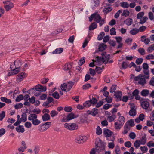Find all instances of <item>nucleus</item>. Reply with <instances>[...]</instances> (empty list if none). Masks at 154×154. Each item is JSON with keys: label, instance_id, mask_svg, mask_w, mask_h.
<instances>
[{"label": "nucleus", "instance_id": "nucleus-1", "mask_svg": "<svg viewBox=\"0 0 154 154\" xmlns=\"http://www.w3.org/2000/svg\"><path fill=\"white\" fill-rule=\"evenodd\" d=\"M94 18V21H96V23H99L100 26L105 23V19H102V17L100 16L98 13H94L91 15L89 17V21H92Z\"/></svg>", "mask_w": 154, "mask_h": 154}, {"label": "nucleus", "instance_id": "nucleus-2", "mask_svg": "<svg viewBox=\"0 0 154 154\" xmlns=\"http://www.w3.org/2000/svg\"><path fill=\"white\" fill-rule=\"evenodd\" d=\"M102 55L101 57H99L97 56V61L99 63V64H100L101 62L107 63H108V60L110 58V55L108 54H107L106 52H102L101 54Z\"/></svg>", "mask_w": 154, "mask_h": 154}, {"label": "nucleus", "instance_id": "nucleus-3", "mask_svg": "<svg viewBox=\"0 0 154 154\" xmlns=\"http://www.w3.org/2000/svg\"><path fill=\"white\" fill-rule=\"evenodd\" d=\"M96 148L98 153L104 151L105 144L102 142L100 139H97L96 141Z\"/></svg>", "mask_w": 154, "mask_h": 154}, {"label": "nucleus", "instance_id": "nucleus-4", "mask_svg": "<svg viewBox=\"0 0 154 154\" xmlns=\"http://www.w3.org/2000/svg\"><path fill=\"white\" fill-rule=\"evenodd\" d=\"M38 116L35 114H30L28 117V119L31 121L34 125H37L41 123V121L37 119Z\"/></svg>", "mask_w": 154, "mask_h": 154}, {"label": "nucleus", "instance_id": "nucleus-5", "mask_svg": "<svg viewBox=\"0 0 154 154\" xmlns=\"http://www.w3.org/2000/svg\"><path fill=\"white\" fill-rule=\"evenodd\" d=\"M125 120V119L123 116H119L118 118V121L115 122L114 124L116 129H120L122 126L124 124Z\"/></svg>", "mask_w": 154, "mask_h": 154}, {"label": "nucleus", "instance_id": "nucleus-6", "mask_svg": "<svg viewBox=\"0 0 154 154\" xmlns=\"http://www.w3.org/2000/svg\"><path fill=\"white\" fill-rule=\"evenodd\" d=\"M3 3L5 5L4 6V7L6 11H8L14 7V3L10 0H5L3 1Z\"/></svg>", "mask_w": 154, "mask_h": 154}, {"label": "nucleus", "instance_id": "nucleus-7", "mask_svg": "<svg viewBox=\"0 0 154 154\" xmlns=\"http://www.w3.org/2000/svg\"><path fill=\"white\" fill-rule=\"evenodd\" d=\"M64 126L69 130H77L78 128V125L75 123H65Z\"/></svg>", "mask_w": 154, "mask_h": 154}, {"label": "nucleus", "instance_id": "nucleus-8", "mask_svg": "<svg viewBox=\"0 0 154 154\" xmlns=\"http://www.w3.org/2000/svg\"><path fill=\"white\" fill-rule=\"evenodd\" d=\"M134 80L135 81H138V83L141 85H144L146 84V81L145 79L144 75L142 76V75H139L138 76L134 78Z\"/></svg>", "mask_w": 154, "mask_h": 154}, {"label": "nucleus", "instance_id": "nucleus-9", "mask_svg": "<svg viewBox=\"0 0 154 154\" xmlns=\"http://www.w3.org/2000/svg\"><path fill=\"white\" fill-rule=\"evenodd\" d=\"M35 90L36 91H46V87L42 86V85H36L35 88H32L31 89L30 91H35Z\"/></svg>", "mask_w": 154, "mask_h": 154}, {"label": "nucleus", "instance_id": "nucleus-10", "mask_svg": "<svg viewBox=\"0 0 154 154\" xmlns=\"http://www.w3.org/2000/svg\"><path fill=\"white\" fill-rule=\"evenodd\" d=\"M141 105L142 108L145 109L146 112H149L152 110V108L149 107V104L148 102H147V101L143 102L141 103Z\"/></svg>", "mask_w": 154, "mask_h": 154}, {"label": "nucleus", "instance_id": "nucleus-11", "mask_svg": "<svg viewBox=\"0 0 154 154\" xmlns=\"http://www.w3.org/2000/svg\"><path fill=\"white\" fill-rule=\"evenodd\" d=\"M88 138L85 136H78L76 137L75 141L78 143H82L87 140Z\"/></svg>", "mask_w": 154, "mask_h": 154}, {"label": "nucleus", "instance_id": "nucleus-12", "mask_svg": "<svg viewBox=\"0 0 154 154\" xmlns=\"http://www.w3.org/2000/svg\"><path fill=\"white\" fill-rule=\"evenodd\" d=\"M27 76L26 74L24 72H22L19 74H18L17 76V81L18 82L21 81L22 80H23L24 77H26Z\"/></svg>", "mask_w": 154, "mask_h": 154}, {"label": "nucleus", "instance_id": "nucleus-13", "mask_svg": "<svg viewBox=\"0 0 154 154\" xmlns=\"http://www.w3.org/2000/svg\"><path fill=\"white\" fill-rule=\"evenodd\" d=\"M99 0H91L90 5L92 8H95L99 5Z\"/></svg>", "mask_w": 154, "mask_h": 154}, {"label": "nucleus", "instance_id": "nucleus-14", "mask_svg": "<svg viewBox=\"0 0 154 154\" xmlns=\"http://www.w3.org/2000/svg\"><path fill=\"white\" fill-rule=\"evenodd\" d=\"M72 63H67L63 67V69H64L65 70L68 71L69 72H70V69L72 68Z\"/></svg>", "mask_w": 154, "mask_h": 154}, {"label": "nucleus", "instance_id": "nucleus-15", "mask_svg": "<svg viewBox=\"0 0 154 154\" xmlns=\"http://www.w3.org/2000/svg\"><path fill=\"white\" fill-rule=\"evenodd\" d=\"M103 133L107 137H110L113 134V132L109 129H104Z\"/></svg>", "mask_w": 154, "mask_h": 154}, {"label": "nucleus", "instance_id": "nucleus-16", "mask_svg": "<svg viewBox=\"0 0 154 154\" xmlns=\"http://www.w3.org/2000/svg\"><path fill=\"white\" fill-rule=\"evenodd\" d=\"M20 71L19 69H18V68H17V67H16L15 69H12V70H11L10 72L8 73V75L9 76V75H14V74H17L18 73H19Z\"/></svg>", "mask_w": 154, "mask_h": 154}, {"label": "nucleus", "instance_id": "nucleus-17", "mask_svg": "<svg viewBox=\"0 0 154 154\" xmlns=\"http://www.w3.org/2000/svg\"><path fill=\"white\" fill-rule=\"evenodd\" d=\"M49 128V126H47L45 125V123H44L43 125H41L40 126V128H39L38 130L40 131L41 132H42V131H46L47 130V129H48Z\"/></svg>", "mask_w": 154, "mask_h": 154}, {"label": "nucleus", "instance_id": "nucleus-18", "mask_svg": "<svg viewBox=\"0 0 154 154\" xmlns=\"http://www.w3.org/2000/svg\"><path fill=\"white\" fill-rule=\"evenodd\" d=\"M130 129V127L128 125V122L125 125L124 131L122 132L123 134H125L128 133V131Z\"/></svg>", "mask_w": 154, "mask_h": 154}, {"label": "nucleus", "instance_id": "nucleus-19", "mask_svg": "<svg viewBox=\"0 0 154 154\" xmlns=\"http://www.w3.org/2000/svg\"><path fill=\"white\" fill-rule=\"evenodd\" d=\"M122 95L121 92L119 91H117L114 92V96H115L118 100H121Z\"/></svg>", "mask_w": 154, "mask_h": 154}, {"label": "nucleus", "instance_id": "nucleus-20", "mask_svg": "<svg viewBox=\"0 0 154 154\" xmlns=\"http://www.w3.org/2000/svg\"><path fill=\"white\" fill-rule=\"evenodd\" d=\"M143 72L144 74V78L145 79H148L149 77V69H146L145 70H143Z\"/></svg>", "mask_w": 154, "mask_h": 154}, {"label": "nucleus", "instance_id": "nucleus-21", "mask_svg": "<svg viewBox=\"0 0 154 154\" xmlns=\"http://www.w3.org/2000/svg\"><path fill=\"white\" fill-rule=\"evenodd\" d=\"M129 115L131 116H135V115H136V112L134 108H131V109L129 112Z\"/></svg>", "mask_w": 154, "mask_h": 154}, {"label": "nucleus", "instance_id": "nucleus-22", "mask_svg": "<svg viewBox=\"0 0 154 154\" xmlns=\"http://www.w3.org/2000/svg\"><path fill=\"white\" fill-rule=\"evenodd\" d=\"M146 134H144L143 136L141 137V138L140 142V144H143V145H144V144H145L146 143Z\"/></svg>", "mask_w": 154, "mask_h": 154}, {"label": "nucleus", "instance_id": "nucleus-23", "mask_svg": "<svg viewBox=\"0 0 154 154\" xmlns=\"http://www.w3.org/2000/svg\"><path fill=\"white\" fill-rule=\"evenodd\" d=\"M22 61L21 60H15L14 62V63L16 66L18 68V69L20 70V67L22 65Z\"/></svg>", "mask_w": 154, "mask_h": 154}, {"label": "nucleus", "instance_id": "nucleus-24", "mask_svg": "<svg viewBox=\"0 0 154 154\" xmlns=\"http://www.w3.org/2000/svg\"><path fill=\"white\" fill-rule=\"evenodd\" d=\"M107 47L106 45L104 43H101L98 46V49L99 51H103L104 49H105Z\"/></svg>", "mask_w": 154, "mask_h": 154}, {"label": "nucleus", "instance_id": "nucleus-25", "mask_svg": "<svg viewBox=\"0 0 154 154\" xmlns=\"http://www.w3.org/2000/svg\"><path fill=\"white\" fill-rule=\"evenodd\" d=\"M16 130L18 132H24L25 131L23 125H18L16 128Z\"/></svg>", "mask_w": 154, "mask_h": 154}, {"label": "nucleus", "instance_id": "nucleus-26", "mask_svg": "<svg viewBox=\"0 0 154 154\" xmlns=\"http://www.w3.org/2000/svg\"><path fill=\"white\" fill-rule=\"evenodd\" d=\"M116 117V115L113 114L111 115L108 116L107 118V119L109 122H111V121H114V119H115Z\"/></svg>", "mask_w": 154, "mask_h": 154}, {"label": "nucleus", "instance_id": "nucleus-27", "mask_svg": "<svg viewBox=\"0 0 154 154\" xmlns=\"http://www.w3.org/2000/svg\"><path fill=\"white\" fill-rule=\"evenodd\" d=\"M63 51V48H56L55 51H53L52 53L53 54H59L61 53Z\"/></svg>", "mask_w": 154, "mask_h": 154}, {"label": "nucleus", "instance_id": "nucleus-28", "mask_svg": "<svg viewBox=\"0 0 154 154\" xmlns=\"http://www.w3.org/2000/svg\"><path fill=\"white\" fill-rule=\"evenodd\" d=\"M149 93V91L148 90H143L141 92V94L143 96H148Z\"/></svg>", "mask_w": 154, "mask_h": 154}, {"label": "nucleus", "instance_id": "nucleus-29", "mask_svg": "<svg viewBox=\"0 0 154 154\" xmlns=\"http://www.w3.org/2000/svg\"><path fill=\"white\" fill-rule=\"evenodd\" d=\"M61 90L64 91H68L67 84L66 83H64L63 84H62L61 85Z\"/></svg>", "mask_w": 154, "mask_h": 154}, {"label": "nucleus", "instance_id": "nucleus-30", "mask_svg": "<svg viewBox=\"0 0 154 154\" xmlns=\"http://www.w3.org/2000/svg\"><path fill=\"white\" fill-rule=\"evenodd\" d=\"M97 57H96V60H95L94 59H93L92 60L93 62L90 63V64H89V66L90 67H93V66H94L95 65V64L94 63H95V65H99V63L97 61Z\"/></svg>", "mask_w": 154, "mask_h": 154}, {"label": "nucleus", "instance_id": "nucleus-31", "mask_svg": "<svg viewBox=\"0 0 154 154\" xmlns=\"http://www.w3.org/2000/svg\"><path fill=\"white\" fill-rule=\"evenodd\" d=\"M124 23L128 25H130L133 23V19L131 18H127L124 21Z\"/></svg>", "mask_w": 154, "mask_h": 154}, {"label": "nucleus", "instance_id": "nucleus-32", "mask_svg": "<svg viewBox=\"0 0 154 154\" xmlns=\"http://www.w3.org/2000/svg\"><path fill=\"white\" fill-rule=\"evenodd\" d=\"M0 99L1 101H3V102H5L8 103H11V99H7V98L5 97H1Z\"/></svg>", "mask_w": 154, "mask_h": 154}, {"label": "nucleus", "instance_id": "nucleus-33", "mask_svg": "<svg viewBox=\"0 0 154 154\" xmlns=\"http://www.w3.org/2000/svg\"><path fill=\"white\" fill-rule=\"evenodd\" d=\"M139 32V29L135 28L131 29V30L130 31V32L131 35H136V34H137V33H138Z\"/></svg>", "mask_w": 154, "mask_h": 154}, {"label": "nucleus", "instance_id": "nucleus-34", "mask_svg": "<svg viewBox=\"0 0 154 154\" xmlns=\"http://www.w3.org/2000/svg\"><path fill=\"white\" fill-rule=\"evenodd\" d=\"M141 145L140 140H136L134 143V146L136 148H138L140 147Z\"/></svg>", "mask_w": 154, "mask_h": 154}, {"label": "nucleus", "instance_id": "nucleus-35", "mask_svg": "<svg viewBox=\"0 0 154 154\" xmlns=\"http://www.w3.org/2000/svg\"><path fill=\"white\" fill-rule=\"evenodd\" d=\"M50 116L49 114H45L42 116V119L43 121H47L50 119Z\"/></svg>", "mask_w": 154, "mask_h": 154}, {"label": "nucleus", "instance_id": "nucleus-36", "mask_svg": "<svg viewBox=\"0 0 154 154\" xmlns=\"http://www.w3.org/2000/svg\"><path fill=\"white\" fill-rule=\"evenodd\" d=\"M97 24L95 22H94V23H92V24L90 25L89 27V29L90 30H93L94 29L96 28L97 27Z\"/></svg>", "mask_w": 154, "mask_h": 154}, {"label": "nucleus", "instance_id": "nucleus-37", "mask_svg": "<svg viewBox=\"0 0 154 154\" xmlns=\"http://www.w3.org/2000/svg\"><path fill=\"white\" fill-rule=\"evenodd\" d=\"M120 5L124 8H127L129 6V4L128 2H123L120 3Z\"/></svg>", "mask_w": 154, "mask_h": 154}, {"label": "nucleus", "instance_id": "nucleus-38", "mask_svg": "<svg viewBox=\"0 0 154 154\" xmlns=\"http://www.w3.org/2000/svg\"><path fill=\"white\" fill-rule=\"evenodd\" d=\"M148 19V17H142V18L140 19L139 23H141V24H143V23H145V22H146Z\"/></svg>", "mask_w": 154, "mask_h": 154}, {"label": "nucleus", "instance_id": "nucleus-39", "mask_svg": "<svg viewBox=\"0 0 154 154\" xmlns=\"http://www.w3.org/2000/svg\"><path fill=\"white\" fill-rule=\"evenodd\" d=\"M96 133L98 135L101 134L102 133V130L100 126H97L96 130Z\"/></svg>", "mask_w": 154, "mask_h": 154}, {"label": "nucleus", "instance_id": "nucleus-40", "mask_svg": "<svg viewBox=\"0 0 154 154\" xmlns=\"http://www.w3.org/2000/svg\"><path fill=\"white\" fill-rule=\"evenodd\" d=\"M24 98V97L23 95H20L17 97L15 99V101L17 102L20 101L22 100H23Z\"/></svg>", "mask_w": 154, "mask_h": 154}, {"label": "nucleus", "instance_id": "nucleus-41", "mask_svg": "<svg viewBox=\"0 0 154 154\" xmlns=\"http://www.w3.org/2000/svg\"><path fill=\"white\" fill-rule=\"evenodd\" d=\"M27 119V114L26 113H23L22 115V117L20 118L21 121H26Z\"/></svg>", "mask_w": 154, "mask_h": 154}, {"label": "nucleus", "instance_id": "nucleus-42", "mask_svg": "<svg viewBox=\"0 0 154 154\" xmlns=\"http://www.w3.org/2000/svg\"><path fill=\"white\" fill-rule=\"evenodd\" d=\"M28 100L30 103H35V96H32L31 97H29Z\"/></svg>", "mask_w": 154, "mask_h": 154}, {"label": "nucleus", "instance_id": "nucleus-43", "mask_svg": "<svg viewBox=\"0 0 154 154\" xmlns=\"http://www.w3.org/2000/svg\"><path fill=\"white\" fill-rule=\"evenodd\" d=\"M139 90H138V89L135 90L132 92V95L131 96V98H132L134 96L136 98V97L137 96V94H139Z\"/></svg>", "mask_w": 154, "mask_h": 154}, {"label": "nucleus", "instance_id": "nucleus-44", "mask_svg": "<svg viewBox=\"0 0 154 154\" xmlns=\"http://www.w3.org/2000/svg\"><path fill=\"white\" fill-rule=\"evenodd\" d=\"M73 85H74V83L72 82H68L67 83V91H69Z\"/></svg>", "mask_w": 154, "mask_h": 154}, {"label": "nucleus", "instance_id": "nucleus-45", "mask_svg": "<svg viewBox=\"0 0 154 154\" xmlns=\"http://www.w3.org/2000/svg\"><path fill=\"white\" fill-rule=\"evenodd\" d=\"M129 14H130V12L128 10H124L122 14V16H124L125 17L128 16Z\"/></svg>", "mask_w": 154, "mask_h": 154}, {"label": "nucleus", "instance_id": "nucleus-46", "mask_svg": "<svg viewBox=\"0 0 154 154\" xmlns=\"http://www.w3.org/2000/svg\"><path fill=\"white\" fill-rule=\"evenodd\" d=\"M128 66L127 63L125 62H123L122 64V66L120 69H126Z\"/></svg>", "mask_w": 154, "mask_h": 154}, {"label": "nucleus", "instance_id": "nucleus-47", "mask_svg": "<svg viewBox=\"0 0 154 154\" xmlns=\"http://www.w3.org/2000/svg\"><path fill=\"white\" fill-rule=\"evenodd\" d=\"M112 7H105L103 10V12L105 13H108V12H111V11L112 10Z\"/></svg>", "mask_w": 154, "mask_h": 154}, {"label": "nucleus", "instance_id": "nucleus-48", "mask_svg": "<svg viewBox=\"0 0 154 154\" xmlns=\"http://www.w3.org/2000/svg\"><path fill=\"white\" fill-rule=\"evenodd\" d=\"M98 100L95 97H92L90 99L91 105V104H95L97 103Z\"/></svg>", "mask_w": 154, "mask_h": 154}, {"label": "nucleus", "instance_id": "nucleus-49", "mask_svg": "<svg viewBox=\"0 0 154 154\" xmlns=\"http://www.w3.org/2000/svg\"><path fill=\"white\" fill-rule=\"evenodd\" d=\"M110 34L111 35H116V29L114 27H112L110 29Z\"/></svg>", "mask_w": 154, "mask_h": 154}, {"label": "nucleus", "instance_id": "nucleus-50", "mask_svg": "<svg viewBox=\"0 0 154 154\" xmlns=\"http://www.w3.org/2000/svg\"><path fill=\"white\" fill-rule=\"evenodd\" d=\"M143 60V58H141V57H139V58H137V59L136 60V63L137 64L139 65V64H141L142 63Z\"/></svg>", "mask_w": 154, "mask_h": 154}, {"label": "nucleus", "instance_id": "nucleus-51", "mask_svg": "<svg viewBox=\"0 0 154 154\" xmlns=\"http://www.w3.org/2000/svg\"><path fill=\"white\" fill-rule=\"evenodd\" d=\"M138 51L141 55H144L145 54V51L143 48H139Z\"/></svg>", "mask_w": 154, "mask_h": 154}, {"label": "nucleus", "instance_id": "nucleus-52", "mask_svg": "<svg viewBox=\"0 0 154 154\" xmlns=\"http://www.w3.org/2000/svg\"><path fill=\"white\" fill-rule=\"evenodd\" d=\"M83 105L85 107H89V106H91V99L90 100L86 101L85 103H84Z\"/></svg>", "mask_w": 154, "mask_h": 154}, {"label": "nucleus", "instance_id": "nucleus-53", "mask_svg": "<svg viewBox=\"0 0 154 154\" xmlns=\"http://www.w3.org/2000/svg\"><path fill=\"white\" fill-rule=\"evenodd\" d=\"M74 114L71 113V114H69L67 116V120H70V119H72L74 118Z\"/></svg>", "mask_w": 154, "mask_h": 154}, {"label": "nucleus", "instance_id": "nucleus-54", "mask_svg": "<svg viewBox=\"0 0 154 154\" xmlns=\"http://www.w3.org/2000/svg\"><path fill=\"white\" fill-rule=\"evenodd\" d=\"M128 125L129 124V126H130V128L131 126H134L135 125L133 119H131L129 121H128Z\"/></svg>", "mask_w": 154, "mask_h": 154}, {"label": "nucleus", "instance_id": "nucleus-55", "mask_svg": "<svg viewBox=\"0 0 154 154\" xmlns=\"http://www.w3.org/2000/svg\"><path fill=\"white\" fill-rule=\"evenodd\" d=\"M85 62V57H83L82 58H81L79 60L78 62V64L80 65H82Z\"/></svg>", "mask_w": 154, "mask_h": 154}, {"label": "nucleus", "instance_id": "nucleus-56", "mask_svg": "<svg viewBox=\"0 0 154 154\" xmlns=\"http://www.w3.org/2000/svg\"><path fill=\"white\" fill-rule=\"evenodd\" d=\"M105 35V33L104 32H101L100 34L98 36V39L99 40H101L103 38V36Z\"/></svg>", "mask_w": 154, "mask_h": 154}, {"label": "nucleus", "instance_id": "nucleus-57", "mask_svg": "<svg viewBox=\"0 0 154 154\" xmlns=\"http://www.w3.org/2000/svg\"><path fill=\"white\" fill-rule=\"evenodd\" d=\"M154 50V44H152L147 49V51L149 52H152Z\"/></svg>", "mask_w": 154, "mask_h": 154}, {"label": "nucleus", "instance_id": "nucleus-58", "mask_svg": "<svg viewBox=\"0 0 154 154\" xmlns=\"http://www.w3.org/2000/svg\"><path fill=\"white\" fill-rule=\"evenodd\" d=\"M144 14V12H140L137 15V18H140L141 19L142 17Z\"/></svg>", "mask_w": 154, "mask_h": 154}, {"label": "nucleus", "instance_id": "nucleus-59", "mask_svg": "<svg viewBox=\"0 0 154 154\" xmlns=\"http://www.w3.org/2000/svg\"><path fill=\"white\" fill-rule=\"evenodd\" d=\"M116 85H113L111 87L110 90V92H114L115 91H116Z\"/></svg>", "mask_w": 154, "mask_h": 154}, {"label": "nucleus", "instance_id": "nucleus-60", "mask_svg": "<svg viewBox=\"0 0 154 154\" xmlns=\"http://www.w3.org/2000/svg\"><path fill=\"white\" fill-rule=\"evenodd\" d=\"M97 151L96 150V142L95 148H92L90 151V154H95Z\"/></svg>", "mask_w": 154, "mask_h": 154}, {"label": "nucleus", "instance_id": "nucleus-61", "mask_svg": "<svg viewBox=\"0 0 154 154\" xmlns=\"http://www.w3.org/2000/svg\"><path fill=\"white\" fill-rule=\"evenodd\" d=\"M23 104H22L21 103H20L18 104H17L15 105V108L17 109H18L19 108H22L23 107Z\"/></svg>", "mask_w": 154, "mask_h": 154}, {"label": "nucleus", "instance_id": "nucleus-62", "mask_svg": "<svg viewBox=\"0 0 154 154\" xmlns=\"http://www.w3.org/2000/svg\"><path fill=\"white\" fill-rule=\"evenodd\" d=\"M52 96L55 98H59L60 96L57 92H54L52 94Z\"/></svg>", "mask_w": 154, "mask_h": 154}, {"label": "nucleus", "instance_id": "nucleus-63", "mask_svg": "<svg viewBox=\"0 0 154 154\" xmlns=\"http://www.w3.org/2000/svg\"><path fill=\"white\" fill-rule=\"evenodd\" d=\"M140 149L141 151H142L143 153H145L147 151L148 149L147 147L144 146V147H140Z\"/></svg>", "mask_w": 154, "mask_h": 154}, {"label": "nucleus", "instance_id": "nucleus-64", "mask_svg": "<svg viewBox=\"0 0 154 154\" xmlns=\"http://www.w3.org/2000/svg\"><path fill=\"white\" fill-rule=\"evenodd\" d=\"M57 114H58V112L56 111H55V110H53L50 113L52 117H54V116H55L56 115H57Z\"/></svg>", "mask_w": 154, "mask_h": 154}]
</instances>
